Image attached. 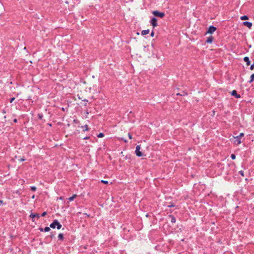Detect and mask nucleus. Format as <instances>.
Instances as JSON below:
<instances>
[{"instance_id": "1a4fd4ad", "label": "nucleus", "mask_w": 254, "mask_h": 254, "mask_svg": "<svg viewBox=\"0 0 254 254\" xmlns=\"http://www.w3.org/2000/svg\"><path fill=\"white\" fill-rule=\"evenodd\" d=\"M213 37L210 36V37L207 38V39L206 42L207 43H211L213 42Z\"/></svg>"}, {"instance_id": "dca6fc26", "label": "nucleus", "mask_w": 254, "mask_h": 254, "mask_svg": "<svg viewBox=\"0 0 254 254\" xmlns=\"http://www.w3.org/2000/svg\"><path fill=\"white\" fill-rule=\"evenodd\" d=\"M58 237H59V239L63 240L64 239V235L63 234H61V233L59 234Z\"/></svg>"}, {"instance_id": "0eeeda50", "label": "nucleus", "mask_w": 254, "mask_h": 254, "mask_svg": "<svg viewBox=\"0 0 254 254\" xmlns=\"http://www.w3.org/2000/svg\"><path fill=\"white\" fill-rule=\"evenodd\" d=\"M231 95L235 96L237 98H240L241 97L240 95L238 94L237 91L235 90L232 91Z\"/></svg>"}, {"instance_id": "c9c22d12", "label": "nucleus", "mask_w": 254, "mask_h": 254, "mask_svg": "<svg viewBox=\"0 0 254 254\" xmlns=\"http://www.w3.org/2000/svg\"><path fill=\"white\" fill-rule=\"evenodd\" d=\"M124 141H125V142H127V140H124Z\"/></svg>"}, {"instance_id": "aec40b11", "label": "nucleus", "mask_w": 254, "mask_h": 254, "mask_svg": "<svg viewBox=\"0 0 254 254\" xmlns=\"http://www.w3.org/2000/svg\"><path fill=\"white\" fill-rule=\"evenodd\" d=\"M101 182L103 183V184H108V182L107 181L101 180Z\"/></svg>"}, {"instance_id": "6e6552de", "label": "nucleus", "mask_w": 254, "mask_h": 254, "mask_svg": "<svg viewBox=\"0 0 254 254\" xmlns=\"http://www.w3.org/2000/svg\"><path fill=\"white\" fill-rule=\"evenodd\" d=\"M243 24L249 28H251L252 26V23L251 22L248 21L244 22Z\"/></svg>"}, {"instance_id": "f3484780", "label": "nucleus", "mask_w": 254, "mask_h": 254, "mask_svg": "<svg viewBox=\"0 0 254 254\" xmlns=\"http://www.w3.org/2000/svg\"><path fill=\"white\" fill-rule=\"evenodd\" d=\"M44 231L45 232H49L50 230V228L49 227H46L45 228H44Z\"/></svg>"}, {"instance_id": "9d476101", "label": "nucleus", "mask_w": 254, "mask_h": 254, "mask_svg": "<svg viewBox=\"0 0 254 254\" xmlns=\"http://www.w3.org/2000/svg\"><path fill=\"white\" fill-rule=\"evenodd\" d=\"M30 217L33 219L35 217H37V218H39L40 217V216L38 214H33L31 213L30 215Z\"/></svg>"}, {"instance_id": "b1692460", "label": "nucleus", "mask_w": 254, "mask_h": 254, "mask_svg": "<svg viewBox=\"0 0 254 254\" xmlns=\"http://www.w3.org/2000/svg\"><path fill=\"white\" fill-rule=\"evenodd\" d=\"M46 214H47V212H43V213H42L41 216H42V217H44V216H45Z\"/></svg>"}, {"instance_id": "f257e3e1", "label": "nucleus", "mask_w": 254, "mask_h": 254, "mask_svg": "<svg viewBox=\"0 0 254 254\" xmlns=\"http://www.w3.org/2000/svg\"><path fill=\"white\" fill-rule=\"evenodd\" d=\"M50 227L55 229L57 227L58 229H60L62 227V225L57 220H54L53 222L50 225Z\"/></svg>"}, {"instance_id": "f8f14e48", "label": "nucleus", "mask_w": 254, "mask_h": 254, "mask_svg": "<svg viewBox=\"0 0 254 254\" xmlns=\"http://www.w3.org/2000/svg\"><path fill=\"white\" fill-rule=\"evenodd\" d=\"M244 60L245 62H246L247 65H250V61L249 60V58L247 57L244 58Z\"/></svg>"}, {"instance_id": "f03ea898", "label": "nucleus", "mask_w": 254, "mask_h": 254, "mask_svg": "<svg viewBox=\"0 0 254 254\" xmlns=\"http://www.w3.org/2000/svg\"><path fill=\"white\" fill-rule=\"evenodd\" d=\"M140 149H141L140 145H138L136 146L135 153L136 155L138 157H142V156H145V155L143 154V153L140 151Z\"/></svg>"}, {"instance_id": "20e7f679", "label": "nucleus", "mask_w": 254, "mask_h": 254, "mask_svg": "<svg viewBox=\"0 0 254 254\" xmlns=\"http://www.w3.org/2000/svg\"><path fill=\"white\" fill-rule=\"evenodd\" d=\"M233 138L234 139L233 142L235 144L238 145L241 143V138L238 136H233Z\"/></svg>"}, {"instance_id": "2f4dec72", "label": "nucleus", "mask_w": 254, "mask_h": 254, "mask_svg": "<svg viewBox=\"0 0 254 254\" xmlns=\"http://www.w3.org/2000/svg\"><path fill=\"white\" fill-rule=\"evenodd\" d=\"M31 197H32V199L35 198V195H33Z\"/></svg>"}, {"instance_id": "a878e982", "label": "nucleus", "mask_w": 254, "mask_h": 254, "mask_svg": "<svg viewBox=\"0 0 254 254\" xmlns=\"http://www.w3.org/2000/svg\"><path fill=\"white\" fill-rule=\"evenodd\" d=\"M14 99H15V98H14V97L11 98L10 100V102L12 103L14 101Z\"/></svg>"}, {"instance_id": "f704fd0d", "label": "nucleus", "mask_w": 254, "mask_h": 254, "mask_svg": "<svg viewBox=\"0 0 254 254\" xmlns=\"http://www.w3.org/2000/svg\"><path fill=\"white\" fill-rule=\"evenodd\" d=\"M13 121H14L15 123H16V122H17V120H16V119H14Z\"/></svg>"}, {"instance_id": "7c9ffc66", "label": "nucleus", "mask_w": 254, "mask_h": 254, "mask_svg": "<svg viewBox=\"0 0 254 254\" xmlns=\"http://www.w3.org/2000/svg\"><path fill=\"white\" fill-rule=\"evenodd\" d=\"M3 201L0 200V205L2 203Z\"/></svg>"}, {"instance_id": "cd10ccee", "label": "nucleus", "mask_w": 254, "mask_h": 254, "mask_svg": "<svg viewBox=\"0 0 254 254\" xmlns=\"http://www.w3.org/2000/svg\"><path fill=\"white\" fill-rule=\"evenodd\" d=\"M128 136L129 139H132V136H131V135L130 133L128 134Z\"/></svg>"}, {"instance_id": "4be33fe9", "label": "nucleus", "mask_w": 254, "mask_h": 254, "mask_svg": "<svg viewBox=\"0 0 254 254\" xmlns=\"http://www.w3.org/2000/svg\"><path fill=\"white\" fill-rule=\"evenodd\" d=\"M231 158H232V159H233V160H234V159H235L236 158V156H235V154H231Z\"/></svg>"}, {"instance_id": "ddd939ff", "label": "nucleus", "mask_w": 254, "mask_h": 254, "mask_svg": "<svg viewBox=\"0 0 254 254\" xmlns=\"http://www.w3.org/2000/svg\"><path fill=\"white\" fill-rule=\"evenodd\" d=\"M77 196L76 194H74L72 196L68 198V200L69 201H72Z\"/></svg>"}, {"instance_id": "c85d7f7f", "label": "nucleus", "mask_w": 254, "mask_h": 254, "mask_svg": "<svg viewBox=\"0 0 254 254\" xmlns=\"http://www.w3.org/2000/svg\"><path fill=\"white\" fill-rule=\"evenodd\" d=\"M171 221H172V222H175V218H174V217H172V218Z\"/></svg>"}, {"instance_id": "bb28decb", "label": "nucleus", "mask_w": 254, "mask_h": 254, "mask_svg": "<svg viewBox=\"0 0 254 254\" xmlns=\"http://www.w3.org/2000/svg\"><path fill=\"white\" fill-rule=\"evenodd\" d=\"M150 35H151V37H153L154 36V33L153 31H152V32L151 33Z\"/></svg>"}, {"instance_id": "4468645a", "label": "nucleus", "mask_w": 254, "mask_h": 254, "mask_svg": "<svg viewBox=\"0 0 254 254\" xmlns=\"http://www.w3.org/2000/svg\"><path fill=\"white\" fill-rule=\"evenodd\" d=\"M240 19L242 20H247V19H248V17L247 15H244V16H241L240 17Z\"/></svg>"}, {"instance_id": "393cba45", "label": "nucleus", "mask_w": 254, "mask_h": 254, "mask_svg": "<svg viewBox=\"0 0 254 254\" xmlns=\"http://www.w3.org/2000/svg\"><path fill=\"white\" fill-rule=\"evenodd\" d=\"M254 64H253L252 65H251V66H250V69L251 70H253L254 69Z\"/></svg>"}, {"instance_id": "2eb2a0df", "label": "nucleus", "mask_w": 254, "mask_h": 254, "mask_svg": "<svg viewBox=\"0 0 254 254\" xmlns=\"http://www.w3.org/2000/svg\"><path fill=\"white\" fill-rule=\"evenodd\" d=\"M254 80V74H252L251 76V80L250 82H252Z\"/></svg>"}, {"instance_id": "412c9836", "label": "nucleus", "mask_w": 254, "mask_h": 254, "mask_svg": "<svg viewBox=\"0 0 254 254\" xmlns=\"http://www.w3.org/2000/svg\"><path fill=\"white\" fill-rule=\"evenodd\" d=\"M239 137H240L241 138H242V137H243L244 136V133H241L239 135H238Z\"/></svg>"}, {"instance_id": "6ab92c4d", "label": "nucleus", "mask_w": 254, "mask_h": 254, "mask_svg": "<svg viewBox=\"0 0 254 254\" xmlns=\"http://www.w3.org/2000/svg\"><path fill=\"white\" fill-rule=\"evenodd\" d=\"M30 189L32 191H35L36 190V188L34 186L31 187Z\"/></svg>"}, {"instance_id": "473e14b6", "label": "nucleus", "mask_w": 254, "mask_h": 254, "mask_svg": "<svg viewBox=\"0 0 254 254\" xmlns=\"http://www.w3.org/2000/svg\"><path fill=\"white\" fill-rule=\"evenodd\" d=\"M85 128H86V130H87V129H87V125H86V126H85Z\"/></svg>"}, {"instance_id": "c756f323", "label": "nucleus", "mask_w": 254, "mask_h": 254, "mask_svg": "<svg viewBox=\"0 0 254 254\" xmlns=\"http://www.w3.org/2000/svg\"><path fill=\"white\" fill-rule=\"evenodd\" d=\"M25 160V159L24 158H21L19 160L20 161H24Z\"/></svg>"}, {"instance_id": "7ed1b4c3", "label": "nucleus", "mask_w": 254, "mask_h": 254, "mask_svg": "<svg viewBox=\"0 0 254 254\" xmlns=\"http://www.w3.org/2000/svg\"><path fill=\"white\" fill-rule=\"evenodd\" d=\"M152 13L155 16H158V17H159L160 18L163 17L164 16V15H165V14H164V12H159V11H158L157 10L153 11Z\"/></svg>"}, {"instance_id": "39448f33", "label": "nucleus", "mask_w": 254, "mask_h": 254, "mask_svg": "<svg viewBox=\"0 0 254 254\" xmlns=\"http://www.w3.org/2000/svg\"><path fill=\"white\" fill-rule=\"evenodd\" d=\"M216 30V28L213 26H210L207 31L208 33L212 34Z\"/></svg>"}, {"instance_id": "a211bd4d", "label": "nucleus", "mask_w": 254, "mask_h": 254, "mask_svg": "<svg viewBox=\"0 0 254 254\" xmlns=\"http://www.w3.org/2000/svg\"><path fill=\"white\" fill-rule=\"evenodd\" d=\"M104 136V134L103 133H100L98 135V137H103V136Z\"/></svg>"}, {"instance_id": "5701e85b", "label": "nucleus", "mask_w": 254, "mask_h": 254, "mask_svg": "<svg viewBox=\"0 0 254 254\" xmlns=\"http://www.w3.org/2000/svg\"><path fill=\"white\" fill-rule=\"evenodd\" d=\"M239 173L242 176H244V171H239Z\"/></svg>"}, {"instance_id": "72a5a7b5", "label": "nucleus", "mask_w": 254, "mask_h": 254, "mask_svg": "<svg viewBox=\"0 0 254 254\" xmlns=\"http://www.w3.org/2000/svg\"><path fill=\"white\" fill-rule=\"evenodd\" d=\"M85 128H86V130H87V129H87V125H86V126H85Z\"/></svg>"}, {"instance_id": "9b49d317", "label": "nucleus", "mask_w": 254, "mask_h": 254, "mask_svg": "<svg viewBox=\"0 0 254 254\" xmlns=\"http://www.w3.org/2000/svg\"><path fill=\"white\" fill-rule=\"evenodd\" d=\"M149 30L148 29L144 30L142 31L141 34H142V35H145L148 34L149 33Z\"/></svg>"}, {"instance_id": "423d86ee", "label": "nucleus", "mask_w": 254, "mask_h": 254, "mask_svg": "<svg viewBox=\"0 0 254 254\" xmlns=\"http://www.w3.org/2000/svg\"><path fill=\"white\" fill-rule=\"evenodd\" d=\"M150 23L151 25L153 26V27L157 26V23L156 18H152V19L151 20Z\"/></svg>"}]
</instances>
